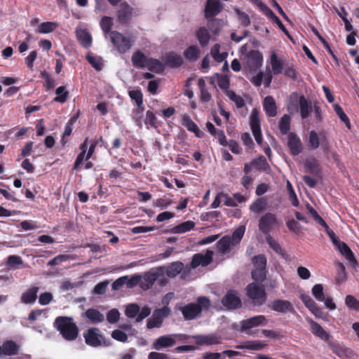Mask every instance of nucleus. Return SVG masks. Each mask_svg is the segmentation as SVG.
Returning <instances> with one entry per match:
<instances>
[{"instance_id": "nucleus-23", "label": "nucleus", "mask_w": 359, "mask_h": 359, "mask_svg": "<svg viewBox=\"0 0 359 359\" xmlns=\"http://www.w3.org/2000/svg\"><path fill=\"white\" fill-rule=\"evenodd\" d=\"M335 248L343 255L347 260L351 262L356 263V259L350 248L346 243L343 241H339L337 245H334Z\"/></svg>"}, {"instance_id": "nucleus-31", "label": "nucleus", "mask_w": 359, "mask_h": 359, "mask_svg": "<svg viewBox=\"0 0 359 359\" xmlns=\"http://www.w3.org/2000/svg\"><path fill=\"white\" fill-rule=\"evenodd\" d=\"M149 71L162 73L165 69L164 65L158 59L148 58L146 67Z\"/></svg>"}, {"instance_id": "nucleus-45", "label": "nucleus", "mask_w": 359, "mask_h": 359, "mask_svg": "<svg viewBox=\"0 0 359 359\" xmlns=\"http://www.w3.org/2000/svg\"><path fill=\"white\" fill-rule=\"evenodd\" d=\"M225 95L233 101L238 108H241L245 105L244 100L240 95H236V93L233 90H229L224 92Z\"/></svg>"}, {"instance_id": "nucleus-16", "label": "nucleus", "mask_w": 359, "mask_h": 359, "mask_svg": "<svg viewBox=\"0 0 359 359\" xmlns=\"http://www.w3.org/2000/svg\"><path fill=\"white\" fill-rule=\"evenodd\" d=\"M116 17L121 24L128 23L132 17V8L128 4L122 3L117 11Z\"/></svg>"}, {"instance_id": "nucleus-42", "label": "nucleus", "mask_w": 359, "mask_h": 359, "mask_svg": "<svg viewBox=\"0 0 359 359\" xmlns=\"http://www.w3.org/2000/svg\"><path fill=\"white\" fill-rule=\"evenodd\" d=\"M79 118V114L73 116L69 118L67 123L65 124V130L62 136V142L65 144L64 139L66 136H69L72 133L73 125L76 122Z\"/></svg>"}, {"instance_id": "nucleus-20", "label": "nucleus", "mask_w": 359, "mask_h": 359, "mask_svg": "<svg viewBox=\"0 0 359 359\" xmlns=\"http://www.w3.org/2000/svg\"><path fill=\"white\" fill-rule=\"evenodd\" d=\"M304 168L306 172L315 177H320L321 169L318 161L315 158L306 160L304 162Z\"/></svg>"}, {"instance_id": "nucleus-62", "label": "nucleus", "mask_w": 359, "mask_h": 359, "mask_svg": "<svg viewBox=\"0 0 359 359\" xmlns=\"http://www.w3.org/2000/svg\"><path fill=\"white\" fill-rule=\"evenodd\" d=\"M139 312L140 306L136 304H130L128 305L125 311L126 316L130 318L137 316Z\"/></svg>"}, {"instance_id": "nucleus-3", "label": "nucleus", "mask_w": 359, "mask_h": 359, "mask_svg": "<svg viewBox=\"0 0 359 359\" xmlns=\"http://www.w3.org/2000/svg\"><path fill=\"white\" fill-rule=\"evenodd\" d=\"M246 294L255 306L264 305L267 299L265 287L262 284L251 283L246 287Z\"/></svg>"}, {"instance_id": "nucleus-18", "label": "nucleus", "mask_w": 359, "mask_h": 359, "mask_svg": "<svg viewBox=\"0 0 359 359\" xmlns=\"http://www.w3.org/2000/svg\"><path fill=\"white\" fill-rule=\"evenodd\" d=\"M76 38L79 43L85 48L91 46L92 36L86 29H78L76 31Z\"/></svg>"}, {"instance_id": "nucleus-27", "label": "nucleus", "mask_w": 359, "mask_h": 359, "mask_svg": "<svg viewBox=\"0 0 359 359\" xmlns=\"http://www.w3.org/2000/svg\"><path fill=\"white\" fill-rule=\"evenodd\" d=\"M39 292L38 287H32L26 292H23L21 295V302L24 304H33L37 298V293Z\"/></svg>"}, {"instance_id": "nucleus-34", "label": "nucleus", "mask_w": 359, "mask_h": 359, "mask_svg": "<svg viewBox=\"0 0 359 359\" xmlns=\"http://www.w3.org/2000/svg\"><path fill=\"white\" fill-rule=\"evenodd\" d=\"M184 264L181 262H175L170 264L166 269V275L170 278H174L180 274L183 269Z\"/></svg>"}, {"instance_id": "nucleus-58", "label": "nucleus", "mask_w": 359, "mask_h": 359, "mask_svg": "<svg viewBox=\"0 0 359 359\" xmlns=\"http://www.w3.org/2000/svg\"><path fill=\"white\" fill-rule=\"evenodd\" d=\"M312 294L318 301L323 302L325 300V294L322 284H316L312 288Z\"/></svg>"}, {"instance_id": "nucleus-53", "label": "nucleus", "mask_w": 359, "mask_h": 359, "mask_svg": "<svg viewBox=\"0 0 359 359\" xmlns=\"http://www.w3.org/2000/svg\"><path fill=\"white\" fill-rule=\"evenodd\" d=\"M200 90H201V101L203 103L208 102L211 100V94L208 92V89L205 86L204 81H199Z\"/></svg>"}, {"instance_id": "nucleus-6", "label": "nucleus", "mask_w": 359, "mask_h": 359, "mask_svg": "<svg viewBox=\"0 0 359 359\" xmlns=\"http://www.w3.org/2000/svg\"><path fill=\"white\" fill-rule=\"evenodd\" d=\"M278 226V222L275 214L267 212L262 215L259 220V229L265 236L270 235L271 230Z\"/></svg>"}, {"instance_id": "nucleus-19", "label": "nucleus", "mask_w": 359, "mask_h": 359, "mask_svg": "<svg viewBox=\"0 0 359 359\" xmlns=\"http://www.w3.org/2000/svg\"><path fill=\"white\" fill-rule=\"evenodd\" d=\"M182 125L187 128L189 131L194 133L198 137H202L204 135L189 115L185 114L182 116Z\"/></svg>"}, {"instance_id": "nucleus-5", "label": "nucleus", "mask_w": 359, "mask_h": 359, "mask_svg": "<svg viewBox=\"0 0 359 359\" xmlns=\"http://www.w3.org/2000/svg\"><path fill=\"white\" fill-rule=\"evenodd\" d=\"M110 40L114 48L120 54L127 53L132 47L131 40L118 31L111 32Z\"/></svg>"}, {"instance_id": "nucleus-9", "label": "nucleus", "mask_w": 359, "mask_h": 359, "mask_svg": "<svg viewBox=\"0 0 359 359\" xmlns=\"http://www.w3.org/2000/svg\"><path fill=\"white\" fill-rule=\"evenodd\" d=\"M262 54L257 50H251L246 55L245 65L250 70H256L262 66Z\"/></svg>"}, {"instance_id": "nucleus-54", "label": "nucleus", "mask_w": 359, "mask_h": 359, "mask_svg": "<svg viewBox=\"0 0 359 359\" xmlns=\"http://www.w3.org/2000/svg\"><path fill=\"white\" fill-rule=\"evenodd\" d=\"M283 74L285 76L293 81H296L297 79L298 73L292 64L289 65L287 63L285 65Z\"/></svg>"}, {"instance_id": "nucleus-55", "label": "nucleus", "mask_w": 359, "mask_h": 359, "mask_svg": "<svg viewBox=\"0 0 359 359\" xmlns=\"http://www.w3.org/2000/svg\"><path fill=\"white\" fill-rule=\"evenodd\" d=\"M334 109L337 116L339 117L340 120L342 122H344L346 124V126L349 128L351 126L349 119L346 114L344 113L341 107L338 104H334Z\"/></svg>"}, {"instance_id": "nucleus-29", "label": "nucleus", "mask_w": 359, "mask_h": 359, "mask_svg": "<svg viewBox=\"0 0 359 359\" xmlns=\"http://www.w3.org/2000/svg\"><path fill=\"white\" fill-rule=\"evenodd\" d=\"M270 63L272 72L274 74H280L283 72L285 65L280 60L276 53H273L270 56Z\"/></svg>"}, {"instance_id": "nucleus-11", "label": "nucleus", "mask_w": 359, "mask_h": 359, "mask_svg": "<svg viewBox=\"0 0 359 359\" xmlns=\"http://www.w3.org/2000/svg\"><path fill=\"white\" fill-rule=\"evenodd\" d=\"M213 252L208 250L205 255L201 253L195 254L191 262V267L196 269L200 265L207 266L212 262Z\"/></svg>"}, {"instance_id": "nucleus-41", "label": "nucleus", "mask_w": 359, "mask_h": 359, "mask_svg": "<svg viewBox=\"0 0 359 359\" xmlns=\"http://www.w3.org/2000/svg\"><path fill=\"white\" fill-rule=\"evenodd\" d=\"M200 49L194 45L189 46L184 52V56L189 60H196L200 55Z\"/></svg>"}, {"instance_id": "nucleus-24", "label": "nucleus", "mask_w": 359, "mask_h": 359, "mask_svg": "<svg viewBox=\"0 0 359 359\" xmlns=\"http://www.w3.org/2000/svg\"><path fill=\"white\" fill-rule=\"evenodd\" d=\"M165 63L171 68H177L183 64V59L180 55L172 51L165 56Z\"/></svg>"}, {"instance_id": "nucleus-8", "label": "nucleus", "mask_w": 359, "mask_h": 359, "mask_svg": "<svg viewBox=\"0 0 359 359\" xmlns=\"http://www.w3.org/2000/svg\"><path fill=\"white\" fill-rule=\"evenodd\" d=\"M267 307L271 311L278 313H286L290 312L294 313L296 311L290 302L287 300L277 299L271 302Z\"/></svg>"}, {"instance_id": "nucleus-50", "label": "nucleus", "mask_w": 359, "mask_h": 359, "mask_svg": "<svg viewBox=\"0 0 359 359\" xmlns=\"http://www.w3.org/2000/svg\"><path fill=\"white\" fill-rule=\"evenodd\" d=\"M234 12L237 15L238 19L242 26L246 27L250 25V18L246 13L241 11L238 8H234Z\"/></svg>"}, {"instance_id": "nucleus-60", "label": "nucleus", "mask_w": 359, "mask_h": 359, "mask_svg": "<svg viewBox=\"0 0 359 359\" xmlns=\"http://www.w3.org/2000/svg\"><path fill=\"white\" fill-rule=\"evenodd\" d=\"M266 241L270 248H272L276 253H283V250L280 244L275 239H273L271 235L266 236Z\"/></svg>"}, {"instance_id": "nucleus-33", "label": "nucleus", "mask_w": 359, "mask_h": 359, "mask_svg": "<svg viewBox=\"0 0 359 359\" xmlns=\"http://www.w3.org/2000/svg\"><path fill=\"white\" fill-rule=\"evenodd\" d=\"M86 316L93 323H102L104 320V315L95 309H88L86 311Z\"/></svg>"}, {"instance_id": "nucleus-44", "label": "nucleus", "mask_w": 359, "mask_h": 359, "mask_svg": "<svg viewBox=\"0 0 359 359\" xmlns=\"http://www.w3.org/2000/svg\"><path fill=\"white\" fill-rule=\"evenodd\" d=\"M279 129L283 135H288L290 129V116L285 114L280 120Z\"/></svg>"}, {"instance_id": "nucleus-36", "label": "nucleus", "mask_w": 359, "mask_h": 359, "mask_svg": "<svg viewBox=\"0 0 359 359\" xmlns=\"http://www.w3.org/2000/svg\"><path fill=\"white\" fill-rule=\"evenodd\" d=\"M327 344L332 352L339 358H343L346 355V348L341 346L337 341L332 340L327 342Z\"/></svg>"}, {"instance_id": "nucleus-59", "label": "nucleus", "mask_w": 359, "mask_h": 359, "mask_svg": "<svg viewBox=\"0 0 359 359\" xmlns=\"http://www.w3.org/2000/svg\"><path fill=\"white\" fill-rule=\"evenodd\" d=\"M144 123L146 125H149L154 128H156L158 126L157 118L153 111L148 110L146 112Z\"/></svg>"}, {"instance_id": "nucleus-37", "label": "nucleus", "mask_w": 359, "mask_h": 359, "mask_svg": "<svg viewBox=\"0 0 359 359\" xmlns=\"http://www.w3.org/2000/svg\"><path fill=\"white\" fill-rule=\"evenodd\" d=\"M57 27V23L54 22H41L36 29V33L48 34L53 32Z\"/></svg>"}, {"instance_id": "nucleus-12", "label": "nucleus", "mask_w": 359, "mask_h": 359, "mask_svg": "<svg viewBox=\"0 0 359 359\" xmlns=\"http://www.w3.org/2000/svg\"><path fill=\"white\" fill-rule=\"evenodd\" d=\"M193 338L196 339V344L198 346H210L219 344L222 341V338L217 334H210L205 335H196L193 336Z\"/></svg>"}, {"instance_id": "nucleus-13", "label": "nucleus", "mask_w": 359, "mask_h": 359, "mask_svg": "<svg viewBox=\"0 0 359 359\" xmlns=\"http://www.w3.org/2000/svg\"><path fill=\"white\" fill-rule=\"evenodd\" d=\"M287 147L292 156H297L303 151V146L300 138L294 133L287 135Z\"/></svg>"}, {"instance_id": "nucleus-35", "label": "nucleus", "mask_w": 359, "mask_h": 359, "mask_svg": "<svg viewBox=\"0 0 359 359\" xmlns=\"http://www.w3.org/2000/svg\"><path fill=\"white\" fill-rule=\"evenodd\" d=\"M301 116L303 119L309 117L311 111V104L304 95H301L299 99Z\"/></svg>"}, {"instance_id": "nucleus-64", "label": "nucleus", "mask_w": 359, "mask_h": 359, "mask_svg": "<svg viewBox=\"0 0 359 359\" xmlns=\"http://www.w3.org/2000/svg\"><path fill=\"white\" fill-rule=\"evenodd\" d=\"M208 27L211 32L214 34H218L220 32L221 26L218 19L217 18H213L209 20L208 22Z\"/></svg>"}, {"instance_id": "nucleus-40", "label": "nucleus", "mask_w": 359, "mask_h": 359, "mask_svg": "<svg viewBox=\"0 0 359 359\" xmlns=\"http://www.w3.org/2000/svg\"><path fill=\"white\" fill-rule=\"evenodd\" d=\"M252 164L259 170L268 172L271 170L269 164L263 156L253 160Z\"/></svg>"}, {"instance_id": "nucleus-48", "label": "nucleus", "mask_w": 359, "mask_h": 359, "mask_svg": "<svg viewBox=\"0 0 359 359\" xmlns=\"http://www.w3.org/2000/svg\"><path fill=\"white\" fill-rule=\"evenodd\" d=\"M266 346V344L261 341H247L244 345L238 346V348H246L249 350H262Z\"/></svg>"}, {"instance_id": "nucleus-63", "label": "nucleus", "mask_w": 359, "mask_h": 359, "mask_svg": "<svg viewBox=\"0 0 359 359\" xmlns=\"http://www.w3.org/2000/svg\"><path fill=\"white\" fill-rule=\"evenodd\" d=\"M245 227L244 226H241L233 231L232 237L231 238L232 243L234 242L233 244H237L241 242L245 233Z\"/></svg>"}, {"instance_id": "nucleus-10", "label": "nucleus", "mask_w": 359, "mask_h": 359, "mask_svg": "<svg viewBox=\"0 0 359 359\" xmlns=\"http://www.w3.org/2000/svg\"><path fill=\"white\" fill-rule=\"evenodd\" d=\"M223 5L219 0H207L204 9V16L206 19L213 18L223 10Z\"/></svg>"}, {"instance_id": "nucleus-46", "label": "nucleus", "mask_w": 359, "mask_h": 359, "mask_svg": "<svg viewBox=\"0 0 359 359\" xmlns=\"http://www.w3.org/2000/svg\"><path fill=\"white\" fill-rule=\"evenodd\" d=\"M128 95L136 105L140 106L143 103V94L140 88L129 90Z\"/></svg>"}, {"instance_id": "nucleus-26", "label": "nucleus", "mask_w": 359, "mask_h": 359, "mask_svg": "<svg viewBox=\"0 0 359 359\" xmlns=\"http://www.w3.org/2000/svg\"><path fill=\"white\" fill-rule=\"evenodd\" d=\"M196 36L202 47L208 46L211 39L210 32L205 27H200L196 32Z\"/></svg>"}, {"instance_id": "nucleus-4", "label": "nucleus", "mask_w": 359, "mask_h": 359, "mask_svg": "<svg viewBox=\"0 0 359 359\" xmlns=\"http://www.w3.org/2000/svg\"><path fill=\"white\" fill-rule=\"evenodd\" d=\"M85 342L87 345L92 347H98L100 346H109L111 345L109 339H106L100 333L99 328H89L83 334Z\"/></svg>"}, {"instance_id": "nucleus-47", "label": "nucleus", "mask_w": 359, "mask_h": 359, "mask_svg": "<svg viewBox=\"0 0 359 359\" xmlns=\"http://www.w3.org/2000/svg\"><path fill=\"white\" fill-rule=\"evenodd\" d=\"M86 59L96 71L99 72L102 70L103 64L100 57L93 56L88 54L86 56Z\"/></svg>"}, {"instance_id": "nucleus-21", "label": "nucleus", "mask_w": 359, "mask_h": 359, "mask_svg": "<svg viewBox=\"0 0 359 359\" xmlns=\"http://www.w3.org/2000/svg\"><path fill=\"white\" fill-rule=\"evenodd\" d=\"M264 109L269 117H274L277 114V107L274 98L271 96H266L263 101Z\"/></svg>"}, {"instance_id": "nucleus-30", "label": "nucleus", "mask_w": 359, "mask_h": 359, "mask_svg": "<svg viewBox=\"0 0 359 359\" xmlns=\"http://www.w3.org/2000/svg\"><path fill=\"white\" fill-rule=\"evenodd\" d=\"M195 226V223L192 221L184 222L174 227H172L170 232L172 233H183L191 231Z\"/></svg>"}, {"instance_id": "nucleus-56", "label": "nucleus", "mask_w": 359, "mask_h": 359, "mask_svg": "<svg viewBox=\"0 0 359 359\" xmlns=\"http://www.w3.org/2000/svg\"><path fill=\"white\" fill-rule=\"evenodd\" d=\"M252 278L254 280L259 282L262 284L266 279V269H255L252 273Z\"/></svg>"}, {"instance_id": "nucleus-17", "label": "nucleus", "mask_w": 359, "mask_h": 359, "mask_svg": "<svg viewBox=\"0 0 359 359\" xmlns=\"http://www.w3.org/2000/svg\"><path fill=\"white\" fill-rule=\"evenodd\" d=\"M309 323L310 325L311 331L313 335L324 341L328 342L330 341L331 337L330 334L325 331L319 323L313 320H309Z\"/></svg>"}, {"instance_id": "nucleus-7", "label": "nucleus", "mask_w": 359, "mask_h": 359, "mask_svg": "<svg viewBox=\"0 0 359 359\" xmlns=\"http://www.w3.org/2000/svg\"><path fill=\"white\" fill-rule=\"evenodd\" d=\"M222 303L229 309H239L242 306L241 298L237 291L233 290H229L222 299Z\"/></svg>"}, {"instance_id": "nucleus-52", "label": "nucleus", "mask_w": 359, "mask_h": 359, "mask_svg": "<svg viewBox=\"0 0 359 359\" xmlns=\"http://www.w3.org/2000/svg\"><path fill=\"white\" fill-rule=\"evenodd\" d=\"M40 76L45 79L44 87L46 90H50L55 86V81L51 77V76L46 71H43L40 73Z\"/></svg>"}, {"instance_id": "nucleus-2", "label": "nucleus", "mask_w": 359, "mask_h": 359, "mask_svg": "<svg viewBox=\"0 0 359 359\" xmlns=\"http://www.w3.org/2000/svg\"><path fill=\"white\" fill-rule=\"evenodd\" d=\"M54 327L66 341H74L79 336V328L72 317H57Z\"/></svg>"}, {"instance_id": "nucleus-1", "label": "nucleus", "mask_w": 359, "mask_h": 359, "mask_svg": "<svg viewBox=\"0 0 359 359\" xmlns=\"http://www.w3.org/2000/svg\"><path fill=\"white\" fill-rule=\"evenodd\" d=\"M211 306V302L208 297H198L196 302L189 303L180 307L183 318L186 320H191L201 316L203 311H208Z\"/></svg>"}, {"instance_id": "nucleus-38", "label": "nucleus", "mask_w": 359, "mask_h": 359, "mask_svg": "<svg viewBox=\"0 0 359 359\" xmlns=\"http://www.w3.org/2000/svg\"><path fill=\"white\" fill-rule=\"evenodd\" d=\"M267 202L264 198L256 199L250 206V210L254 213H261L266 207Z\"/></svg>"}, {"instance_id": "nucleus-22", "label": "nucleus", "mask_w": 359, "mask_h": 359, "mask_svg": "<svg viewBox=\"0 0 359 359\" xmlns=\"http://www.w3.org/2000/svg\"><path fill=\"white\" fill-rule=\"evenodd\" d=\"M175 344V339L168 335L161 336L156 339L153 344V348L156 350H161L163 348L172 346Z\"/></svg>"}, {"instance_id": "nucleus-15", "label": "nucleus", "mask_w": 359, "mask_h": 359, "mask_svg": "<svg viewBox=\"0 0 359 359\" xmlns=\"http://www.w3.org/2000/svg\"><path fill=\"white\" fill-rule=\"evenodd\" d=\"M268 323V320L263 315H258L241 321L242 330H247L259 325H265Z\"/></svg>"}, {"instance_id": "nucleus-25", "label": "nucleus", "mask_w": 359, "mask_h": 359, "mask_svg": "<svg viewBox=\"0 0 359 359\" xmlns=\"http://www.w3.org/2000/svg\"><path fill=\"white\" fill-rule=\"evenodd\" d=\"M257 6L267 18L271 19L274 23L278 25L281 20L273 12V11L261 0H256Z\"/></svg>"}, {"instance_id": "nucleus-14", "label": "nucleus", "mask_w": 359, "mask_h": 359, "mask_svg": "<svg viewBox=\"0 0 359 359\" xmlns=\"http://www.w3.org/2000/svg\"><path fill=\"white\" fill-rule=\"evenodd\" d=\"M20 346L13 340H6L0 346V358L3 355L11 356L19 353Z\"/></svg>"}, {"instance_id": "nucleus-32", "label": "nucleus", "mask_w": 359, "mask_h": 359, "mask_svg": "<svg viewBox=\"0 0 359 359\" xmlns=\"http://www.w3.org/2000/svg\"><path fill=\"white\" fill-rule=\"evenodd\" d=\"M231 243V237L224 236L217 243V250L221 254H226L229 252Z\"/></svg>"}, {"instance_id": "nucleus-57", "label": "nucleus", "mask_w": 359, "mask_h": 359, "mask_svg": "<svg viewBox=\"0 0 359 359\" xmlns=\"http://www.w3.org/2000/svg\"><path fill=\"white\" fill-rule=\"evenodd\" d=\"M113 25L112 18L110 17L104 16L101 19L100 27L104 34L111 33V29Z\"/></svg>"}, {"instance_id": "nucleus-43", "label": "nucleus", "mask_w": 359, "mask_h": 359, "mask_svg": "<svg viewBox=\"0 0 359 359\" xmlns=\"http://www.w3.org/2000/svg\"><path fill=\"white\" fill-rule=\"evenodd\" d=\"M250 124L252 131L261 129L259 111L255 108L252 109L250 116Z\"/></svg>"}, {"instance_id": "nucleus-49", "label": "nucleus", "mask_w": 359, "mask_h": 359, "mask_svg": "<svg viewBox=\"0 0 359 359\" xmlns=\"http://www.w3.org/2000/svg\"><path fill=\"white\" fill-rule=\"evenodd\" d=\"M267 259L264 255H258L253 257L252 264L255 269H266Z\"/></svg>"}, {"instance_id": "nucleus-28", "label": "nucleus", "mask_w": 359, "mask_h": 359, "mask_svg": "<svg viewBox=\"0 0 359 359\" xmlns=\"http://www.w3.org/2000/svg\"><path fill=\"white\" fill-rule=\"evenodd\" d=\"M147 60L148 57L140 50L135 51L131 58L133 66L137 68L145 67Z\"/></svg>"}, {"instance_id": "nucleus-39", "label": "nucleus", "mask_w": 359, "mask_h": 359, "mask_svg": "<svg viewBox=\"0 0 359 359\" xmlns=\"http://www.w3.org/2000/svg\"><path fill=\"white\" fill-rule=\"evenodd\" d=\"M55 94L57 96L53 98V101L65 103L69 97V91L66 89V86H61L56 88Z\"/></svg>"}, {"instance_id": "nucleus-51", "label": "nucleus", "mask_w": 359, "mask_h": 359, "mask_svg": "<svg viewBox=\"0 0 359 359\" xmlns=\"http://www.w3.org/2000/svg\"><path fill=\"white\" fill-rule=\"evenodd\" d=\"M320 140V135L318 136L317 133L314 130H311L309 133V144L312 149H316L319 147Z\"/></svg>"}, {"instance_id": "nucleus-61", "label": "nucleus", "mask_w": 359, "mask_h": 359, "mask_svg": "<svg viewBox=\"0 0 359 359\" xmlns=\"http://www.w3.org/2000/svg\"><path fill=\"white\" fill-rule=\"evenodd\" d=\"M345 304L349 309L359 311V300L353 295L348 294L346 297Z\"/></svg>"}]
</instances>
